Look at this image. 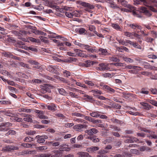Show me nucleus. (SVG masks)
I'll use <instances>...</instances> for the list:
<instances>
[{"instance_id":"nucleus-36","label":"nucleus","mask_w":157,"mask_h":157,"mask_svg":"<svg viewBox=\"0 0 157 157\" xmlns=\"http://www.w3.org/2000/svg\"><path fill=\"white\" fill-rule=\"evenodd\" d=\"M50 7L51 8H54L56 9V10L59 12H61V9L59 8L57 6L55 5H50Z\"/></svg>"},{"instance_id":"nucleus-56","label":"nucleus","mask_w":157,"mask_h":157,"mask_svg":"<svg viewBox=\"0 0 157 157\" xmlns=\"http://www.w3.org/2000/svg\"><path fill=\"white\" fill-rule=\"evenodd\" d=\"M118 42L121 44L127 46V44L126 43V42L124 40H122L121 39L120 40H117Z\"/></svg>"},{"instance_id":"nucleus-62","label":"nucleus","mask_w":157,"mask_h":157,"mask_svg":"<svg viewBox=\"0 0 157 157\" xmlns=\"http://www.w3.org/2000/svg\"><path fill=\"white\" fill-rule=\"evenodd\" d=\"M21 110L23 112H27V113H30L32 111V109H27V108H23L21 109Z\"/></svg>"},{"instance_id":"nucleus-25","label":"nucleus","mask_w":157,"mask_h":157,"mask_svg":"<svg viewBox=\"0 0 157 157\" xmlns=\"http://www.w3.org/2000/svg\"><path fill=\"white\" fill-rule=\"evenodd\" d=\"M112 26L117 30L121 31L122 29L117 24L113 23L112 24Z\"/></svg>"},{"instance_id":"nucleus-48","label":"nucleus","mask_w":157,"mask_h":157,"mask_svg":"<svg viewBox=\"0 0 157 157\" xmlns=\"http://www.w3.org/2000/svg\"><path fill=\"white\" fill-rule=\"evenodd\" d=\"M20 65L21 67H26L29 69H31L30 67H29V65L23 62H21L20 63Z\"/></svg>"},{"instance_id":"nucleus-9","label":"nucleus","mask_w":157,"mask_h":157,"mask_svg":"<svg viewBox=\"0 0 157 157\" xmlns=\"http://www.w3.org/2000/svg\"><path fill=\"white\" fill-rule=\"evenodd\" d=\"M84 118L85 120H87L90 122H91L94 124H98L101 123V120H94V119L90 117L84 116Z\"/></svg>"},{"instance_id":"nucleus-57","label":"nucleus","mask_w":157,"mask_h":157,"mask_svg":"<svg viewBox=\"0 0 157 157\" xmlns=\"http://www.w3.org/2000/svg\"><path fill=\"white\" fill-rule=\"evenodd\" d=\"M63 73L64 74V76L68 77L69 76H70V73L68 71L65 70L63 72Z\"/></svg>"},{"instance_id":"nucleus-60","label":"nucleus","mask_w":157,"mask_h":157,"mask_svg":"<svg viewBox=\"0 0 157 157\" xmlns=\"http://www.w3.org/2000/svg\"><path fill=\"white\" fill-rule=\"evenodd\" d=\"M91 91L94 94H102L101 91L100 90H92Z\"/></svg>"},{"instance_id":"nucleus-20","label":"nucleus","mask_w":157,"mask_h":157,"mask_svg":"<svg viewBox=\"0 0 157 157\" xmlns=\"http://www.w3.org/2000/svg\"><path fill=\"white\" fill-rule=\"evenodd\" d=\"M155 133L154 132L151 131L147 137L151 139H157V135L155 134Z\"/></svg>"},{"instance_id":"nucleus-13","label":"nucleus","mask_w":157,"mask_h":157,"mask_svg":"<svg viewBox=\"0 0 157 157\" xmlns=\"http://www.w3.org/2000/svg\"><path fill=\"white\" fill-rule=\"evenodd\" d=\"M0 113H3V114L12 117L14 116V113L10 112L9 110H1L0 111Z\"/></svg>"},{"instance_id":"nucleus-4","label":"nucleus","mask_w":157,"mask_h":157,"mask_svg":"<svg viewBox=\"0 0 157 157\" xmlns=\"http://www.w3.org/2000/svg\"><path fill=\"white\" fill-rule=\"evenodd\" d=\"M18 149V147L13 146H8L3 147L2 150L3 151H11Z\"/></svg>"},{"instance_id":"nucleus-23","label":"nucleus","mask_w":157,"mask_h":157,"mask_svg":"<svg viewBox=\"0 0 157 157\" xmlns=\"http://www.w3.org/2000/svg\"><path fill=\"white\" fill-rule=\"evenodd\" d=\"M110 120L113 123H116L120 125L124 123L122 121L114 118H111Z\"/></svg>"},{"instance_id":"nucleus-32","label":"nucleus","mask_w":157,"mask_h":157,"mask_svg":"<svg viewBox=\"0 0 157 157\" xmlns=\"http://www.w3.org/2000/svg\"><path fill=\"white\" fill-rule=\"evenodd\" d=\"M140 93L147 95L149 93V91L147 88H143L141 89Z\"/></svg>"},{"instance_id":"nucleus-61","label":"nucleus","mask_w":157,"mask_h":157,"mask_svg":"<svg viewBox=\"0 0 157 157\" xmlns=\"http://www.w3.org/2000/svg\"><path fill=\"white\" fill-rule=\"evenodd\" d=\"M73 115L75 116L79 117H84V116L83 114L77 112L74 113H73Z\"/></svg>"},{"instance_id":"nucleus-27","label":"nucleus","mask_w":157,"mask_h":157,"mask_svg":"<svg viewBox=\"0 0 157 157\" xmlns=\"http://www.w3.org/2000/svg\"><path fill=\"white\" fill-rule=\"evenodd\" d=\"M85 126L84 125L78 124L74 126V128L75 129L80 130L82 128H84Z\"/></svg>"},{"instance_id":"nucleus-15","label":"nucleus","mask_w":157,"mask_h":157,"mask_svg":"<svg viewBox=\"0 0 157 157\" xmlns=\"http://www.w3.org/2000/svg\"><path fill=\"white\" fill-rule=\"evenodd\" d=\"M140 104L143 106V109H144L149 110L151 108V106L147 103L141 102Z\"/></svg>"},{"instance_id":"nucleus-7","label":"nucleus","mask_w":157,"mask_h":157,"mask_svg":"<svg viewBox=\"0 0 157 157\" xmlns=\"http://www.w3.org/2000/svg\"><path fill=\"white\" fill-rule=\"evenodd\" d=\"M137 11H138V13L139 14V12L140 13H144L145 15L148 16H150L151 15V14L149 12L148 10H147V8L145 7H141L138 10H137ZM140 15H141L140 14Z\"/></svg>"},{"instance_id":"nucleus-33","label":"nucleus","mask_w":157,"mask_h":157,"mask_svg":"<svg viewBox=\"0 0 157 157\" xmlns=\"http://www.w3.org/2000/svg\"><path fill=\"white\" fill-rule=\"evenodd\" d=\"M50 34L48 35L49 38H61L60 36H55L56 34L54 33H52L51 32H50Z\"/></svg>"},{"instance_id":"nucleus-37","label":"nucleus","mask_w":157,"mask_h":157,"mask_svg":"<svg viewBox=\"0 0 157 157\" xmlns=\"http://www.w3.org/2000/svg\"><path fill=\"white\" fill-rule=\"evenodd\" d=\"M124 35L127 37H129L132 39L133 38V34L128 32H124Z\"/></svg>"},{"instance_id":"nucleus-44","label":"nucleus","mask_w":157,"mask_h":157,"mask_svg":"<svg viewBox=\"0 0 157 157\" xmlns=\"http://www.w3.org/2000/svg\"><path fill=\"white\" fill-rule=\"evenodd\" d=\"M123 59L124 61L127 62L132 63L134 62V60L132 59L126 57H124Z\"/></svg>"},{"instance_id":"nucleus-50","label":"nucleus","mask_w":157,"mask_h":157,"mask_svg":"<svg viewBox=\"0 0 157 157\" xmlns=\"http://www.w3.org/2000/svg\"><path fill=\"white\" fill-rule=\"evenodd\" d=\"M90 23L91 24H101V22L97 20H91L90 21Z\"/></svg>"},{"instance_id":"nucleus-10","label":"nucleus","mask_w":157,"mask_h":157,"mask_svg":"<svg viewBox=\"0 0 157 157\" xmlns=\"http://www.w3.org/2000/svg\"><path fill=\"white\" fill-rule=\"evenodd\" d=\"M112 149L113 146L111 145L108 144L105 147L104 149L101 150L100 152L103 153H107Z\"/></svg>"},{"instance_id":"nucleus-18","label":"nucleus","mask_w":157,"mask_h":157,"mask_svg":"<svg viewBox=\"0 0 157 157\" xmlns=\"http://www.w3.org/2000/svg\"><path fill=\"white\" fill-rule=\"evenodd\" d=\"M48 71L52 73H56L57 72V70L54 67V66L49 65L47 68Z\"/></svg>"},{"instance_id":"nucleus-35","label":"nucleus","mask_w":157,"mask_h":157,"mask_svg":"<svg viewBox=\"0 0 157 157\" xmlns=\"http://www.w3.org/2000/svg\"><path fill=\"white\" fill-rule=\"evenodd\" d=\"M125 68L126 69H132L135 68H140V67L135 65H128L126 66L125 67Z\"/></svg>"},{"instance_id":"nucleus-39","label":"nucleus","mask_w":157,"mask_h":157,"mask_svg":"<svg viewBox=\"0 0 157 157\" xmlns=\"http://www.w3.org/2000/svg\"><path fill=\"white\" fill-rule=\"evenodd\" d=\"M34 140V139L30 136L26 137L24 140V141L26 142H31V141H33Z\"/></svg>"},{"instance_id":"nucleus-64","label":"nucleus","mask_w":157,"mask_h":157,"mask_svg":"<svg viewBox=\"0 0 157 157\" xmlns=\"http://www.w3.org/2000/svg\"><path fill=\"white\" fill-rule=\"evenodd\" d=\"M150 90L153 94H157V89L156 88L153 89L151 88L150 89Z\"/></svg>"},{"instance_id":"nucleus-2","label":"nucleus","mask_w":157,"mask_h":157,"mask_svg":"<svg viewBox=\"0 0 157 157\" xmlns=\"http://www.w3.org/2000/svg\"><path fill=\"white\" fill-rule=\"evenodd\" d=\"M99 67L98 68L97 70L100 71H108L110 69L109 67V64L105 63H101L98 65Z\"/></svg>"},{"instance_id":"nucleus-54","label":"nucleus","mask_w":157,"mask_h":157,"mask_svg":"<svg viewBox=\"0 0 157 157\" xmlns=\"http://www.w3.org/2000/svg\"><path fill=\"white\" fill-rule=\"evenodd\" d=\"M139 129L141 131H143L144 132H148L150 134L151 131L148 130L145 128H142L141 127H140Z\"/></svg>"},{"instance_id":"nucleus-40","label":"nucleus","mask_w":157,"mask_h":157,"mask_svg":"<svg viewBox=\"0 0 157 157\" xmlns=\"http://www.w3.org/2000/svg\"><path fill=\"white\" fill-rule=\"evenodd\" d=\"M11 119L12 120H14L15 121L18 122H22L23 121V119L22 118L17 117H13Z\"/></svg>"},{"instance_id":"nucleus-34","label":"nucleus","mask_w":157,"mask_h":157,"mask_svg":"<svg viewBox=\"0 0 157 157\" xmlns=\"http://www.w3.org/2000/svg\"><path fill=\"white\" fill-rule=\"evenodd\" d=\"M36 148L37 150L42 151L47 149L48 148V147L47 146H44L36 147Z\"/></svg>"},{"instance_id":"nucleus-38","label":"nucleus","mask_w":157,"mask_h":157,"mask_svg":"<svg viewBox=\"0 0 157 157\" xmlns=\"http://www.w3.org/2000/svg\"><path fill=\"white\" fill-rule=\"evenodd\" d=\"M16 134V132L12 130H10L8 132L6 133V135L7 136H8L9 135H14Z\"/></svg>"},{"instance_id":"nucleus-17","label":"nucleus","mask_w":157,"mask_h":157,"mask_svg":"<svg viewBox=\"0 0 157 157\" xmlns=\"http://www.w3.org/2000/svg\"><path fill=\"white\" fill-rule=\"evenodd\" d=\"M82 47L84 49L87 50L89 52H93L94 51V49L89 45L83 44L82 45Z\"/></svg>"},{"instance_id":"nucleus-49","label":"nucleus","mask_w":157,"mask_h":157,"mask_svg":"<svg viewBox=\"0 0 157 157\" xmlns=\"http://www.w3.org/2000/svg\"><path fill=\"white\" fill-rule=\"evenodd\" d=\"M121 4L125 7H130V5L128 4L127 2L124 0H123Z\"/></svg>"},{"instance_id":"nucleus-31","label":"nucleus","mask_w":157,"mask_h":157,"mask_svg":"<svg viewBox=\"0 0 157 157\" xmlns=\"http://www.w3.org/2000/svg\"><path fill=\"white\" fill-rule=\"evenodd\" d=\"M89 114L91 117H98L100 116V114L97 112H93L92 113H90Z\"/></svg>"},{"instance_id":"nucleus-51","label":"nucleus","mask_w":157,"mask_h":157,"mask_svg":"<svg viewBox=\"0 0 157 157\" xmlns=\"http://www.w3.org/2000/svg\"><path fill=\"white\" fill-rule=\"evenodd\" d=\"M144 0H133L134 4L135 5L141 4Z\"/></svg>"},{"instance_id":"nucleus-3","label":"nucleus","mask_w":157,"mask_h":157,"mask_svg":"<svg viewBox=\"0 0 157 157\" xmlns=\"http://www.w3.org/2000/svg\"><path fill=\"white\" fill-rule=\"evenodd\" d=\"M35 138L37 139L36 142L39 144L43 143L45 141V140L48 138L47 136L46 135H38Z\"/></svg>"},{"instance_id":"nucleus-55","label":"nucleus","mask_w":157,"mask_h":157,"mask_svg":"<svg viewBox=\"0 0 157 157\" xmlns=\"http://www.w3.org/2000/svg\"><path fill=\"white\" fill-rule=\"evenodd\" d=\"M76 60V58H75L71 57H69L68 58V59H67V62H69V63H71L72 61H75Z\"/></svg>"},{"instance_id":"nucleus-47","label":"nucleus","mask_w":157,"mask_h":157,"mask_svg":"<svg viewBox=\"0 0 157 157\" xmlns=\"http://www.w3.org/2000/svg\"><path fill=\"white\" fill-rule=\"evenodd\" d=\"M140 150L141 151H150L151 149L146 146L141 147L140 148Z\"/></svg>"},{"instance_id":"nucleus-41","label":"nucleus","mask_w":157,"mask_h":157,"mask_svg":"<svg viewBox=\"0 0 157 157\" xmlns=\"http://www.w3.org/2000/svg\"><path fill=\"white\" fill-rule=\"evenodd\" d=\"M23 119L25 121L28 122H31L32 121V116L31 115L29 116L28 117L24 118Z\"/></svg>"},{"instance_id":"nucleus-24","label":"nucleus","mask_w":157,"mask_h":157,"mask_svg":"<svg viewBox=\"0 0 157 157\" xmlns=\"http://www.w3.org/2000/svg\"><path fill=\"white\" fill-rule=\"evenodd\" d=\"M105 90L108 92L112 93H113L115 92V90L114 89L108 86H105Z\"/></svg>"},{"instance_id":"nucleus-45","label":"nucleus","mask_w":157,"mask_h":157,"mask_svg":"<svg viewBox=\"0 0 157 157\" xmlns=\"http://www.w3.org/2000/svg\"><path fill=\"white\" fill-rule=\"evenodd\" d=\"M33 151H24L22 152V154L23 155L31 154L33 153Z\"/></svg>"},{"instance_id":"nucleus-28","label":"nucleus","mask_w":157,"mask_h":157,"mask_svg":"<svg viewBox=\"0 0 157 157\" xmlns=\"http://www.w3.org/2000/svg\"><path fill=\"white\" fill-rule=\"evenodd\" d=\"M113 140V139L112 137H109L103 141V143L105 144L106 143H110L112 142Z\"/></svg>"},{"instance_id":"nucleus-59","label":"nucleus","mask_w":157,"mask_h":157,"mask_svg":"<svg viewBox=\"0 0 157 157\" xmlns=\"http://www.w3.org/2000/svg\"><path fill=\"white\" fill-rule=\"evenodd\" d=\"M72 97L77 98H78V96L75 93L72 92H69L68 93Z\"/></svg>"},{"instance_id":"nucleus-30","label":"nucleus","mask_w":157,"mask_h":157,"mask_svg":"<svg viewBox=\"0 0 157 157\" xmlns=\"http://www.w3.org/2000/svg\"><path fill=\"white\" fill-rule=\"evenodd\" d=\"M55 76V78H56L57 79L63 82L64 83H68L67 81L64 78H62V77H61L59 76Z\"/></svg>"},{"instance_id":"nucleus-53","label":"nucleus","mask_w":157,"mask_h":157,"mask_svg":"<svg viewBox=\"0 0 157 157\" xmlns=\"http://www.w3.org/2000/svg\"><path fill=\"white\" fill-rule=\"evenodd\" d=\"M86 32V30L83 28H80L79 29L78 32L80 34L85 33Z\"/></svg>"},{"instance_id":"nucleus-26","label":"nucleus","mask_w":157,"mask_h":157,"mask_svg":"<svg viewBox=\"0 0 157 157\" xmlns=\"http://www.w3.org/2000/svg\"><path fill=\"white\" fill-rule=\"evenodd\" d=\"M85 65L86 67H90L91 65H93L94 63V62L90 61V60H87L85 61Z\"/></svg>"},{"instance_id":"nucleus-6","label":"nucleus","mask_w":157,"mask_h":157,"mask_svg":"<svg viewBox=\"0 0 157 157\" xmlns=\"http://www.w3.org/2000/svg\"><path fill=\"white\" fill-rule=\"evenodd\" d=\"M50 85L48 84H45L44 86H41L40 92L43 94H45L47 92H50V90L48 88Z\"/></svg>"},{"instance_id":"nucleus-63","label":"nucleus","mask_w":157,"mask_h":157,"mask_svg":"<svg viewBox=\"0 0 157 157\" xmlns=\"http://www.w3.org/2000/svg\"><path fill=\"white\" fill-rule=\"evenodd\" d=\"M149 2L153 3L154 6L157 7V1L155 0H149Z\"/></svg>"},{"instance_id":"nucleus-5","label":"nucleus","mask_w":157,"mask_h":157,"mask_svg":"<svg viewBox=\"0 0 157 157\" xmlns=\"http://www.w3.org/2000/svg\"><path fill=\"white\" fill-rule=\"evenodd\" d=\"M77 3L84 7H87L90 9H93L94 8V6L86 2H83L82 1H78Z\"/></svg>"},{"instance_id":"nucleus-11","label":"nucleus","mask_w":157,"mask_h":157,"mask_svg":"<svg viewBox=\"0 0 157 157\" xmlns=\"http://www.w3.org/2000/svg\"><path fill=\"white\" fill-rule=\"evenodd\" d=\"M48 110L53 111H55L56 110L57 106L56 104L53 103H51L50 105H46Z\"/></svg>"},{"instance_id":"nucleus-58","label":"nucleus","mask_w":157,"mask_h":157,"mask_svg":"<svg viewBox=\"0 0 157 157\" xmlns=\"http://www.w3.org/2000/svg\"><path fill=\"white\" fill-rule=\"evenodd\" d=\"M28 62L32 65H36L39 64L38 62L34 60H29Z\"/></svg>"},{"instance_id":"nucleus-16","label":"nucleus","mask_w":157,"mask_h":157,"mask_svg":"<svg viewBox=\"0 0 157 157\" xmlns=\"http://www.w3.org/2000/svg\"><path fill=\"white\" fill-rule=\"evenodd\" d=\"M77 154L78 155V157H91V156L89 155L87 152H79Z\"/></svg>"},{"instance_id":"nucleus-19","label":"nucleus","mask_w":157,"mask_h":157,"mask_svg":"<svg viewBox=\"0 0 157 157\" xmlns=\"http://www.w3.org/2000/svg\"><path fill=\"white\" fill-rule=\"evenodd\" d=\"M141 67L135 68L131 70H129L128 71V73L131 74H136L138 73L139 71L140 70L139 69Z\"/></svg>"},{"instance_id":"nucleus-22","label":"nucleus","mask_w":157,"mask_h":157,"mask_svg":"<svg viewBox=\"0 0 157 157\" xmlns=\"http://www.w3.org/2000/svg\"><path fill=\"white\" fill-rule=\"evenodd\" d=\"M44 112L43 111H41L40 113L37 114V116L40 118L48 119V117L44 115Z\"/></svg>"},{"instance_id":"nucleus-43","label":"nucleus","mask_w":157,"mask_h":157,"mask_svg":"<svg viewBox=\"0 0 157 157\" xmlns=\"http://www.w3.org/2000/svg\"><path fill=\"white\" fill-rule=\"evenodd\" d=\"M128 139H127L125 140L124 141V142L126 143H133V140L132 139V137H129Z\"/></svg>"},{"instance_id":"nucleus-29","label":"nucleus","mask_w":157,"mask_h":157,"mask_svg":"<svg viewBox=\"0 0 157 157\" xmlns=\"http://www.w3.org/2000/svg\"><path fill=\"white\" fill-rule=\"evenodd\" d=\"M109 128L111 129V130L113 131H119L120 129L117 127L113 125H109Z\"/></svg>"},{"instance_id":"nucleus-12","label":"nucleus","mask_w":157,"mask_h":157,"mask_svg":"<svg viewBox=\"0 0 157 157\" xmlns=\"http://www.w3.org/2000/svg\"><path fill=\"white\" fill-rule=\"evenodd\" d=\"M1 125L2 127V129L3 130L6 131L9 129L8 127L12 126V124L9 122H6L2 123Z\"/></svg>"},{"instance_id":"nucleus-21","label":"nucleus","mask_w":157,"mask_h":157,"mask_svg":"<svg viewBox=\"0 0 157 157\" xmlns=\"http://www.w3.org/2000/svg\"><path fill=\"white\" fill-rule=\"evenodd\" d=\"M99 52V54L101 55H106L108 53L106 49L100 48L98 49Z\"/></svg>"},{"instance_id":"nucleus-8","label":"nucleus","mask_w":157,"mask_h":157,"mask_svg":"<svg viewBox=\"0 0 157 157\" xmlns=\"http://www.w3.org/2000/svg\"><path fill=\"white\" fill-rule=\"evenodd\" d=\"M83 97L85 98H84V99L86 101H89L93 103L96 102L97 101V100L94 99L91 96L86 94H85L84 95Z\"/></svg>"},{"instance_id":"nucleus-14","label":"nucleus","mask_w":157,"mask_h":157,"mask_svg":"<svg viewBox=\"0 0 157 157\" xmlns=\"http://www.w3.org/2000/svg\"><path fill=\"white\" fill-rule=\"evenodd\" d=\"M99 149V147H98L91 146L90 148H87L86 151L88 152L92 153L98 150Z\"/></svg>"},{"instance_id":"nucleus-46","label":"nucleus","mask_w":157,"mask_h":157,"mask_svg":"<svg viewBox=\"0 0 157 157\" xmlns=\"http://www.w3.org/2000/svg\"><path fill=\"white\" fill-rule=\"evenodd\" d=\"M58 90L60 94L63 95H65L66 94V92L63 89H58Z\"/></svg>"},{"instance_id":"nucleus-42","label":"nucleus","mask_w":157,"mask_h":157,"mask_svg":"<svg viewBox=\"0 0 157 157\" xmlns=\"http://www.w3.org/2000/svg\"><path fill=\"white\" fill-rule=\"evenodd\" d=\"M27 28L31 29V31L33 33L36 34V32L37 30L36 28L35 27H33L31 26H27Z\"/></svg>"},{"instance_id":"nucleus-52","label":"nucleus","mask_w":157,"mask_h":157,"mask_svg":"<svg viewBox=\"0 0 157 157\" xmlns=\"http://www.w3.org/2000/svg\"><path fill=\"white\" fill-rule=\"evenodd\" d=\"M94 95L96 96L98 98V99L102 100H106L107 99H108L107 98H106L104 97L103 96H100L99 95H96V94H94Z\"/></svg>"},{"instance_id":"nucleus-1","label":"nucleus","mask_w":157,"mask_h":157,"mask_svg":"<svg viewBox=\"0 0 157 157\" xmlns=\"http://www.w3.org/2000/svg\"><path fill=\"white\" fill-rule=\"evenodd\" d=\"M130 7H127L128 9L121 8V11L125 12H132L133 15L134 17L139 18L142 17V16L138 13V11L136 10L135 7L130 5Z\"/></svg>"}]
</instances>
